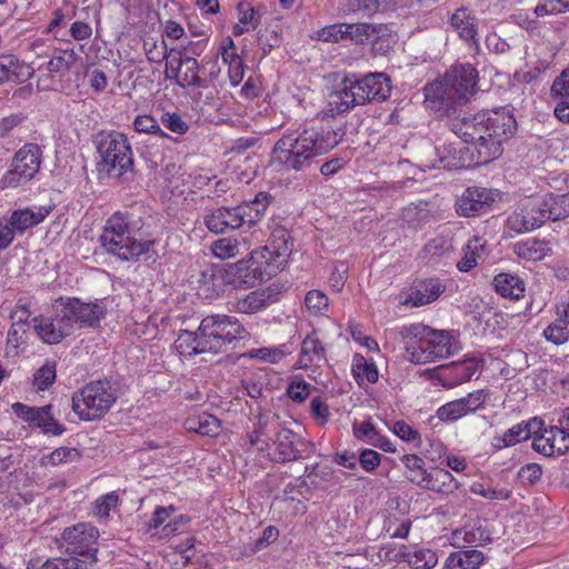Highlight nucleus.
<instances>
[{
	"label": "nucleus",
	"instance_id": "obj_1",
	"mask_svg": "<svg viewBox=\"0 0 569 569\" xmlns=\"http://www.w3.org/2000/svg\"><path fill=\"white\" fill-rule=\"evenodd\" d=\"M451 131L468 143L475 164H487L502 153V143L516 131L513 116L505 109L481 111L450 121Z\"/></svg>",
	"mask_w": 569,
	"mask_h": 569
},
{
	"label": "nucleus",
	"instance_id": "obj_2",
	"mask_svg": "<svg viewBox=\"0 0 569 569\" xmlns=\"http://www.w3.org/2000/svg\"><path fill=\"white\" fill-rule=\"evenodd\" d=\"M342 134L328 126H311L286 131L274 143L270 163L282 171L303 172L317 158L332 150Z\"/></svg>",
	"mask_w": 569,
	"mask_h": 569
},
{
	"label": "nucleus",
	"instance_id": "obj_3",
	"mask_svg": "<svg viewBox=\"0 0 569 569\" xmlns=\"http://www.w3.org/2000/svg\"><path fill=\"white\" fill-rule=\"evenodd\" d=\"M142 226L141 218L118 211L106 221L99 242L106 252L121 261L137 260L153 244L142 238Z\"/></svg>",
	"mask_w": 569,
	"mask_h": 569
},
{
	"label": "nucleus",
	"instance_id": "obj_4",
	"mask_svg": "<svg viewBox=\"0 0 569 569\" xmlns=\"http://www.w3.org/2000/svg\"><path fill=\"white\" fill-rule=\"evenodd\" d=\"M407 359L416 365L438 361L457 353L459 341L446 330H436L422 323H412L400 331Z\"/></svg>",
	"mask_w": 569,
	"mask_h": 569
},
{
	"label": "nucleus",
	"instance_id": "obj_5",
	"mask_svg": "<svg viewBox=\"0 0 569 569\" xmlns=\"http://www.w3.org/2000/svg\"><path fill=\"white\" fill-rule=\"evenodd\" d=\"M390 92V80L382 72L369 73L359 79L346 77L329 94V110L337 114L345 113L367 102L385 101Z\"/></svg>",
	"mask_w": 569,
	"mask_h": 569
},
{
	"label": "nucleus",
	"instance_id": "obj_6",
	"mask_svg": "<svg viewBox=\"0 0 569 569\" xmlns=\"http://www.w3.org/2000/svg\"><path fill=\"white\" fill-rule=\"evenodd\" d=\"M478 71L470 63L452 66L445 76L426 87V98L447 108L465 102L477 90Z\"/></svg>",
	"mask_w": 569,
	"mask_h": 569
},
{
	"label": "nucleus",
	"instance_id": "obj_7",
	"mask_svg": "<svg viewBox=\"0 0 569 569\" xmlns=\"http://www.w3.org/2000/svg\"><path fill=\"white\" fill-rule=\"evenodd\" d=\"M270 197L259 192L254 199L243 201L236 207H220L211 210L203 217L206 227L214 233H224L243 224H254L266 212Z\"/></svg>",
	"mask_w": 569,
	"mask_h": 569
},
{
	"label": "nucleus",
	"instance_id": "obj_8",
	"mask_svg": "<svg viewBox=\"0 0 569 569\" xmlns=\"http://www.w3.org/2000/svg\"><path fill=\"white\" fill-rule=\"evenodd\" d=\"M117 400V391L109 380L87 383L72 396V410L83 421L104 417Z\"/></svg>",
	"mask_w": 569,
	"mask_h": 569
},
{
	"label": "nucleus",
	"instance_id": "obj_9",
	"mask_svg": "<svg viewBox=\"0 0 569 569\" xmlns=\"http://www.w3.org/2000/svg\"><path fill=\"white\" fill-rule=\"evenodd\" d=\"M198 330L204 341V348L212 353L224 352L228 346L249 337L243 325L229 315L207 316L201 320Z\"/></svg>",
	"mask_w": 569,
	"mask_h": 569
},
{
	"label": "nucleus",
	"instance_id": "obj_10",
	"mask_svg": "<svg viewBox=\"0 0 569 569\" xmlns=\"http://www.w3.org/2000/svg\"><path fill=\"white\" fill-rule=\"evenodd\" d=\"M98 152L100 154L99 170L109 177L120 178L132 170V150L127 137L118 131L99 136Z\"/></svg>",
	"mask_w": 569,
	"mask_h": 569
},
{
	"label": "nucleus",
	"instance_id": "obj_11",
	"mask_svg": "<svg viewBox=\"0 0 569 569\" xmlns=\"http://www.w3.org/2000/svg\"><path fill=\"white\" fill-rule=\"evenodd\" d=\"M42 150L37 143H26L14 154L11 168L0 179L2 189H13L29 182L39 171Z\"/></svg>",
	"mask_w": 569,
	"mask_h": 569
},
{
	"label": "nucleus",
	"instance_id": "obj_12",
	"mask_svg": "<svg viewBox=\"0 0 569 569\" xmlns=\"http://www.w3.org/2000/svg\"><path fill=\"white\" fill-rule=\"evenodd\" d=\"M267 250H254L246 260H239L228 264L226 276L233 283H243L254 286L257 281L262 282L271 278L276 270L271 268V262L263 259Z\"/></svg>",
	"mask_w": 569,
	"mask_h": 569
},
{
	"label": "nucleus",
	"instance_id": "obj_13",
	"mask_svg": "<svg viewBox=\"0 0 569 569\" xmlns=\"http://www.w3.org/2000/svg\"><path fill=\"white\" fill-rule=\"evenodd\" d=\"M98 537L99 531L96 527L82 522L64 529L62 541L66 552L96 561Z\"/></svg>",
	"mask_w": 569,
	"mask_h": 569
},
{
	"label": "nucleus",
	"instance_id": "obj_14",
	"mask_svg": "<svg viewBox=\"0 0 569 569\" xmlns=\"http://www.w3.org/2000/svg\"><path fill=\"white\" fill-rule=\"evenodd\" d=\"M63 317L68 319L73 330L74 326L80 328L99 326L100 320L104 318L107 308L102 302H82L73 298L68 299L61 307Z\"/></svg>",
	"mask_w": 569,
	"mask_h": 569
},
{
	"label": "nucleus",
	"instance_id": "obj_15",
	"mask_svg": "<svg viewBox=\"0 0 569 569\" xmlns=\"http://www.w3.org/2000/svg\"><path fill=\"white\" fill-rule=\"evenodd\" d=\"M13 413L29 426L39 428L46 435L60 436L66 428L52 415V406L30 407L21 402L12 405Z\"/></svg>",
	"mask_w": 569,
	"mask_h": 569
},
{
	"label": "nucleus",
	"instance_id": "obj_16",
	"mask_svg": "<svg viewBox=\"0 0 569 569\" xmlns=\"http://www.w3.org/2000/svg\"><path fill=\"white\" fill-rule=\"evenodd\" d=\"M499 196L498 191L481 187H472L456 201V211L462 217H473L487 212Z\"/></svg>",
	"mask_w": 569,
	"mask_h": 569
},
{
	"label": "nucleus",
	"instance_id": "obj_17",
	"mask_svg": "<svg viewBox=\"0 0 569 569\" xmlns=\"http://www.w3.org/2000/svg\"><path fill=\"white\" fill-rule=\"evenodd\" d=\"M226 269L209 263L198 264L192 270L190 282L198 290V295L211 299L219 296L224 286Z\"/></svg>",
	"mask_w": 569,
	"mask_h": 569
},
{
	"label": "nucleus",
	"instance_id": "obj_18",
	"mask_svg": "<svg viewBox=\"0 0 569 569\" xmlns=\"http://www.w3.org/2000/svg\"><path fill=\"white\" fill-rule=\"evenodd\" d=\"M274 445L273 460L277 462L296 461L303 458L311 443L292 430L281 427L272 440Z\"/></svg>",
	"mask_w": 569,
	"mask_h": 569
},
{
	"label": "nucleus",
	"instance_id": "obj_19",
	"mask_svg": "<svg viewBox=\"0 0 569 569\" xmlns=\"http://www.w3.org/2000/svg\"><path fill=\"white\" fill-rule=\"evenodd\" d=\"M292 240L284 227H276L269 238V244L259 250H267L263 259L271 262V268L277 272L283 269L287 258L292 252Z\"/></svg>",
	"mask_w": 569,
	"mask_h": 569
},
{
	"label": "nucleus",
	"instance_id": "obj_20",
	"mask_svg": "<svg viewBox=\"0 0 569 569\" xmlns=\"http://www.w3.org/2000/svg\"><path fill=\"white\" fill-rule=\"evenodd\" d=\"M32 321L36 333L46 343H58L73 332L61 309L54 317L33 318Z\"/></svg>",
	"mask_w": 569,
	"mask_h": 569
},
{
	"label": "nucleus",
	"instance_id": "obj_21",
	"mask_svg": "<svg viewBox=\"0 0 569 569\" xmlns=\"http://www.w3.org/2000/svg\"><path fill=\"white\" fill-rule=\"evenodd\" d=\"M542 224V217L535 199L519 206L506 220V229L515 233L529 232Z\"/></svg>",
	"mask_w": 569,
	"mask_h": 569
},
{
	"label": "nucleus",
	"instance_id": "obj_22",
	"mask_svg": "<svg viewBox=\"0 0 569 569\" xmlns=\"http://www.w3.org/2000/svg\"><path fill=\"white\" fill-rule=\"evenodd\" d=\"M532 448L546 457L563 455L569 450V433L552 426L533 437Z\"/></svg>",
	"mask_w": 569,
	"mask_h": 569
},
{
	"label": "nucleus",
	"instance_id": "obj_23",
	"mask_svg": "<svg viewBox=\"0 0 569 569\" xmlns=\"http://www.w3.org/2000/svg\"><path fill=\"white\" fill-rule=\"evenodd\" d=\"M54 203L49 201L43 206H31L23 209H17L11 212L8 223L14 232L23 233L29 228L41 223L54 209Z\"/></svg>",
	"mask_w": 569,
	"mask_h": 569
},
{
	"label": "nucleus",
	"instance_id": "obj_24",
	"mask_svg": "<svg viewBox=\"0 0 569 569\" xmlns=\"http://www.w3.org/2000/svg\"><path fill=\"white\" fill-rule=\"evenodd\" d=\"M280 417L276 413L259 412L252 431L247 433L251 447H258L261 451L270 447L272 433L276 435L280 427Z\"/></svg>",
	"mask_w": 569,
	"mask_h": 569
},
{
	"label": "nucleus",
	"instance_id": "obj_25",
	"mask_svg": "<svg viewBox=\"0 0 569 569\" xmlns=\"http://www.w3.org/2000/svg\"><path fill=\"white\" fill-rule=\"evenodd\" d=\"M180 53L177 68L167 67V78L176 79L178 86L182 88H204L206 81L202 79L199 72V63L193 57L183 56Z\"/></svg>",
	"mask_w": 569,
	"mask_h": 569
},
{
	"label": "nucleus",
	"instance_id": "obj_26",
	"mask_svg": "<svg viewBox=\"0 0 569 569\" xmlns=\"http://www.w3.org/2000/svg\"><path fill=\"white\" fill-rule=\"evenodd\" d=\"M490 531L480 521L467 523L451 533V545L456 548L483 546L491 542Z\"/></svg>",
	"mask_w": 569,
	"mask_h": 569
},
{
	"label": "nucleus",
	"instance_id": "obj_27",
	"mask_svg": "<svg viewBox=\"0 0 569 569\" xmlns=\"http://www.w3.org/2000/svg\"><path fill=\"white\" fill-rule=\"evenodd\" d=\"M480 369V360L470 357L460 361H453L447 366L443 372V386L453 388L469 381Z\"/></svg>",
	"mask_w": 569,
	"mask_h": 569
},
{
	"label": "nucleus",
	"instance_id": "obj_28",
	"mask_svg": "<svg viewBox=\"0 0 569 569\" xmlns=\"http://www.w3.org/2000/svg\"><path fill=\"white\" fill-rule=\"evenodd\" d=\"M535 200L543 223L547 220L558 221L569 217V192L563 194H549L541 200Z\"/></svg>",
	"mask_w": 569,
	"mask_h": 569
},
{
	"label": "nucleus",
	"instance_id": "obj_29",
	"mask_svg": "<svg viewBox=\"0 0 569 569\" xmlns=\"http://www.w3.org/2000/svg\"><path fill=\"white\" fill-rule=\"evenodd\" d=\"M541 426L542 421L537 418H533L529 422L515 425L502 436L496 437L493 439V446L498 449L515 446L520 441L529 439Z\"/></svg>",
	"mask_w": 569,
	"mask_h": 569
},
{
	"label": "nucleus",
	"instance_id": "obj_30",
	"mask_svg": "<svg viewBox=\"0 0 569 569\" xmlns=\"http://www.w3.org/2000/svg\"><path fill=\"white\" fill-rule=\"evenodd\" d=\"M443 291L445 286L439 279H427L411 289L406 303H410L413 307H422L436 301Z\"/></svg>",
	"mask_w": 569,
	"mask_h": 569
},
{
	"label": "nucleus",
	"instance_id": "obj_31",
	"mask_svg": "<svg viewBox=\"0 0 569 569\" xmlns=\"http://www.w3.org/2000/svg\"><path fill=\"white\" fill-rule=\"evenodd\" d=\"M450 26L461 39L477 44L478 20L467 8H459L452 13Z\"/></svg>",
	"mask_w": 569,
	"mask_h": 569
},
{
	"label": "nucleus",
	"instance_id": "obj_32",
	"mask_svg": "<svg viewBox=\"0 0 569 569\" xmlns=\"http://www.w3.org/2000/svg\"><path fill=\"white\" fill-rule=\"evenodd\" d=\"M460 487L458 480L443 468H431L423 489L441 495H452Z\"/></svg>",
	"mask_w": 569,
	"mask_h": 569
},
{
	"label": "nucleus",
	"instance_id": "obj_33",
	"mask_svg": "<svg viewBox=\"0 0 569 569\" xmlns=\"http://www.w3.org/2000/svg\"><path fill=\"white\" fill-rule=\"evenodd\" d=\"M32 74L33 69L23 62H19L13 54L0 56V83L12 79L22 82L31 78Z\"/></svg>",
	"mask_w": 569,
	"mask_h": 569
},
{
	"label": "nucleus",
	"instance_id": "obj_34",
	"mask_svg": "<svg viewBox=\"0 0 569 569\" xmlns=\"http://www.w3.org/2000/svg\"><path fill=\"white\" fill-rule=\"evenodd\" d=\"M271 295L266 290H256L231 302V310L243 315H252L270 305Z\"/></svg>",
	"mask_w": 569,
	"mask_h": 569
},
{
	"label": "nucleus",
	"instance_id": "obj_35",
	"mask_svg": "<svg viewBox=\"0 0 569 569\" xmlns=\"http://www.w3.org/2000/svg\"><path fill=\"white\" fill-rule=\"evenodd\" d=\"M326 359V349L316 333L308 335L301 342L299 367L302 369Z\"/></svg>",
	"mask_w": 569,
	"mask_h": 569
},
{
	"label": "nucleus",
	"instance_id": "obj_36",
	"mask_svg": "<svg viewBox=\"0 0 569 569\" xmlns=\"http://www.w3.org/2000/svg\"><path fill=\"white\" fill-rule=\"evenodd\" d=\"M184 428L201 436L214 437L220 432V421L210 413L200 412L189 416L184 421Z\"/></svg>",
	"mask_w": 569,
	"mask_h": 569
},
{
	"label": "nucleus",
	"instance_id": "obj_37",
	"mask_svg": "<svg viewBox=\"0 0 569 569\" xmlns=\"http://www.w3.org/2000/svg\"><path fill=\"white\" fill-rule=\"evenodd\" d=\"M204 341L200 335V331H189L183 330L178 335V338L174 341V348L180 356L183 357H192L196 355L209 352L207 348H204Z\"/></svg>",
	"mask_w": 569,
	"mask_h": 569
},
{
	"label": "nucleus",
	"instance_id": "obj_38",
	"mask_svg": "<svg viewBox=\"0 0 569 569\" xmlns=\"http://www.w3.org/2000/svg\"><path fill=\"white\" fill-rule=\"evenodd\" d=\"M493 287L497 293L503 298L518 300L525 295V282L518 276L499 273L493 278Z\"/></svg>",
	"mask_w": 569,
	"mask_h": 569
},
{
	"label": "nucleus",
	"instance_id": "obj_39",
	"mask_svg": "<svg viewBox=\"0 0 569 569\" xmlns=\"http://www.w3.org/2000/svg\"><path fill=\"white\" fill-rule=\"evenodd\" d=\"M485 561V555L477 549L460 550L449 555L447 569H479Z\"/></svg>",
	"mask_w": 569,
	"mask_h": 569
},
{
	"label": "nucleus",
	"instance_id": "obj_40",
	"mask_svg": "<svg viewBox=\"0 0 569 569\" xmlns=\"http://www.w3.org/2000/svg\"><path fill=\"white\" fill-rule=\"evenodd\" d=\"M487 254L486 241L479 237L470 239L463 248V257L457 262V268L462 272L470 271Z\"/></svg>",
	"mask_w": 569,
	"mask_h": 569
},
{
	"label": "nucleus",
	"instance_id": "obj_41",
	"mask_svg": "<svg viewBox=\"0 0 569 569\" xmlns=\"http://www.w3.org/2000/svg\"><path fill=\"white\" fill-rule=\"evenodd\" d=\"M401 461L406 468L405 477L410 482L422 488L429 476L425 460L417 455H405L402 456Z\"/></svg>",
	"mask_w": 569,
	"mask_h": 569
},
{
	"label": "nucleus",
	"instance_id": "obj_42",
	"mask_svg": "<svg viewBox=\"0 0 569 569\" xmlns=\"http://www.w3.org/2000/svg\"><path fill=\"white\" fill-rule=\"evenodd\" d=\"M27 569H92L86 561L77 557L51 558L41 562L40 559L30 560Z\"/></svg>",
	"mask_w": 569,
	"mask_h": 569
},
{
	"label": "nucleus",
	"instance_id": "obj_43",
	"mask_svg": "<svg viewBox=\"0 0 569 569\" xmlns=\"http://www.w3.org/2000/svg\"><path fill=\"white\" fill-rule=\"evenodd\" d=\"M515 253L522 259L530 261L542 260L550 251L548 243L538 239H528L518 242L513 247Z\"/></svg>",
	"mask_w": 569,
	"mask_h": 569
},
{
	"label": "nucleus",
	"instance_id": "obj_44",
	"mask_svg": "<svg viewBox=\"0 0 569 569\" xmlns=\"http://www.w3.org/2000/svg\"><path fill=\"white\" fill-rule=\"evenodd\" d=\"M397 557L399 560L407 562L412 569H432L438 563V556L431 549L400 552Z\"/></svg>",
	"mask_w": 569,
	"mask_h": 569
},
{
	"label": "nucleus",
	"instance_id": "obj_45",
	"mask_svg": "<svg viewBox=\"0 0 569 569\" xmlns=\"http://www.w3.org/2000/svg\"><path fill=\"white\" fill-rule=\"evenodd\" d=\"M399 0H347L348 12H361L363 16H372L376 12L385 11L397 4Z\"/></svg>",
	"mask_w": 569,
	"mask_h": 569
},
{
	"label": "nucleus",
	"instance_id": "obj_46",
	"mask_svg": "<svg viewBox=\"0 0 569 569\" xmlns=\"http://www.w3.org/2000/svg\"><path fill=\"white\" fill-rule=\"evenodd\" d=\"M351 371L358 383L365 379L375 383L378 381L379 372L373 361H368L362 355L356 353L352 358Z\"/></svg>",
	"mask_w": 569,
	"mask_h": 569
},
{
	"label": "nucleus",
	"instance_id": "obj_47",
	"mask_svg": "<svg viewBox=\"0 0 569 569\" xmlns=\"http://www.w3.org/2000/svg\"><path fill=\"white\" fill-rule=\"evenodd\" d=\"M76 60L77 53L73 49L59 50L46 63V70L49 72H66L71 69Z\"/></svg>",
	"mask_w": 569,
	"mask_h": 569
},
{
	"label": "nucleus",
	"instance_id": "obj_48",
	"mask_svg": "<svg viewBox=\"0 0 569 569\" xmlns=\"http://www.w3.org/2000/svg\"><path fill=\"white\" fill-rule=\"evenodd\" d=\"M543 337L557 346L567 342L569 339V320L560 315L543 330Z\"/></svg>",
	"mask_w": 569,
	"mask_h": 569
},
{
	"label": "nucleus",
	"instance_id": "obj_49",
	"mask_svg": "<svg viewBox=\"0 0 569 569\" xmlns=\"http://www.w3.org/2000/svg\"><path fill=\"white\" fill-rule=\"evenodd\" d=\"M467 415L470 412L463 398L447 402L437 410V416L442 421H457Z\"/></svg>",
	"mask_w": 569,
	"mask_h": 569
},
{
	"label": "nucleus",
	"instance_id": "obj_50",
	"mask_svg": "<svg viewBox=\"0 0 569 569\" xmlns=\"http://www.w3.org/2000/svg\"><path fill=\"white\" fill-rule=\"evenodd\" d=\"M212 253L222 260L234 258L240 254V242L232 238H221L211 246Z\"/></svg>",
	"mask_w": 569,
	"mask_h": 569
},
{
	"label": "nucleus",
	"instance_id": "obj_51",
	"mask_svg": "<svg viewBox=\"0 0 569 569\" xmlns=\"http://www.w3.org/2000/svg\"><path fill=\"white\" fill-rule=\"evenodd\" d=\"M133 128L139 133H147L160 138H168L169 136L161 129L159 122L150 114H141L136 117Z\"/></svg>",
	"mask_w": 569,
	"mask_h": 569
},
{
	"label": "nucleus",
	"instance_id": "obj_52",
	"mask_svg": "<svg viewBox=\"0 0 569 569\" xmlns=\"http://www.w3.org/2000/svg\"><path fill=\"white\" fill-rule=\"evenodd\" d=\"M345 38L355 43H363L375 32V28L369 23H343Z\"/></svg>",
	"mask_w": 569,
	"mask_h": 569
},
{
	"label": "nucleus",
	"instance_id": "obj_53",
	"mask_svg": "<svg viewBox=\"0 0 569 569\" xmlns=\"http://www.w3.org/2000/svg\"><path fill=\"white\" fill-rule=\"evenodd\" d=\"M30 316L31 312L26 308V306H17L11 311L12 325L8 332L9 339H13V337L18 336L20 332H26V327L29 326L28 319Z\"/></svg>",
	"mask_w": 569,
	"mask_h": 569
},
{
	"label": "nucleus",
	"instance_id": "obj_54",
	"mask_svg": "<svg viewBox=\"0 0 569 569\" xmlns=\"http://www.w3.org/2000/svg\"><path fill=\"white\" fill-rule=\"evenodd\" d=\"M80 457L81 455L76 448L60 447L48 455L46 459L48 465L58 466L61 463L77 461Z\"/></svg>",
	"mask_w": 569,
	"mask_h": 569
},
{
	"label": "nucleus",
	"instance_id": "obj_55",
	"mask_svg": "<svg viewBox=\"0 0 569 569\" xmlns=\"http://www.w3.org/2000/svg\"><path fill=\"white\" fill-rule=\"evenodd\" d=\"M569 12V0H540L535 8L537 17Z\"/></svg>",
	"mask_w": 569,
	"mask_h": 569
},
{
	"label": "nucleus",
	"instance_id": "obj_56",
	"mask_svg": "<svg viewBox=\"0 0 569 569\" xmlns=\"http://www.w3.org/2000/svg\"><path fill=\"white\" fill-rule=\"evenodd\" d=\"M308 310L313 315H322L329 305L328 297L319 290H310L305 298Z\"/></svg>",
	"mask_w": 569,
	"mask_h": 569
},
{
	"label": "nucleus",
	"instance_id": "obj_57",
	"mask_svg": "<svg viewBox=\"0 0 569 569\" xmlns=\"http://www.w3.org/2000/svg\"><path fill=\"white\" fill-rule=\"evenodd\" d=\"M56 380V367L54 365L46 363L39 368L33 376L34 387L43 391L51 386Z\"/></svg>",
	"mask_w": 569,
	"mask_h": 569
},
{
	"label": "nucleus",
	"instance_id": "obj_58",
	"mask_svg": "<svg viewBox=\"0 0 569 569\" xmlns=\"http://www.w3.org/2000/svg\"><path fill=\"white\" fill-rule=\"evenodd\" d=\"M403 219L415 230L421 229L429 220V212L418 207H408L405 210Z\"/></svg>",
	"mask_w": 569,
	"mask_h": 569
},
{
	"label": "nucleus",
	"instance_id": "obj_59",
	"mask_svg": "<svg viewBox=\"0 0 569 569\" xmlns=\"http://www.w3.org/2000/svg\"><path fill=\"white\" fill-rule=\"evenodd\" d=\"M143 48L150 62L160 63L168 58V48L164 40H161L160 43L157 41H144Z\"/></svg>",
	"mask_w": 569,
	"mask_h": 569
},
{
	"label": "nucleus",
	"instance_id": "obj_60",
	"mask_svg": "<svg viewBox=\"0 0 569 569\" xmlns=\"http://www.w3.org/2000/svg\"><path fill=\"white\" fill-rule=\"evenodd\" d=\"M470 490L472 493L489 500H507L510 497V491L508 490L486 487L480 482L473 483Z\"/></svg>",
	"mask_w": 569,
	"mask_h": 569
},
{
	"label": "nucleus",
	"instance_id": "obj_61",
	"mask_svg": "<svg viewBox=\"0 0 569 569\" xmlns=\"http://www.w3.org/2000/svg\"><path fill=\"white\" fill-rule=\"evenodd\" d=\"M161 123L171 132L183 134L189 130V124L177 112H164L161 116Z\"/></svg>",
	"mask_w": 569,
	"mask_h": 569
},
{
	"label": "nucleus",
	"instance_id": "obj_62",
	"mask_svg": "<svg viewBox=\"0 0 569 569\" xmlns=\"http://www.w3.org/2000/svg\"><path fill=\"white\" fill-rule=\"evenodd\" d=\"M317 39L325 42H339L346 40L343 23H335L317 31Z\"/></svg>",
	"mask_w": 569,
	"mask_h": 569
},
{
	"label": "nucleus",
	"instance_id": "obj_63",
	"mask_svg": "<svg viewBox=\"0 0 569 569\" xmlns=\"http://www.w3.org/2000/svg\"><path fill=\"white\" fill-rule=\"evenodd\" d=\"M310 392V385L305 380H293L287 388L289 398L298 403L303 402Z\"/></svg>",
	"mask_w": 569,
	"mask_h": 569
},
{
	"label": "nucleus",
	"instance_id": "obj_64",
	"mask_svg": "<svg viewBox=\"0 0 569 569\" xmlns=\"http://www.w3.org/2000/svg\"><path fill=\"white\" fill-rule=\"evenodd\" d=\"M489 390L487 389H479L475 390L470 393H468L466 397H463V400L466 401L468 406V410L470 413L476 412L477 410L483 408L486 401L489 398Z\"/></svg>",
	"mask_w": 569,
	"mask_h": 569
}]
</instances>
